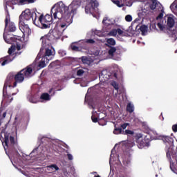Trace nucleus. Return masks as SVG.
Masks as SVG:
<instances>
[{"label":"nucleus","mask_w":177,"mask_h":177,"mask_svg":"<svg viewBox=\"0 0 177 177\" xmlns=\"http://www.w3.org/2000/svg\"><path fill=\"white\" fill-rule=\"evenodd\" d=\"M162 17H164V14H162V12H160L156 17V20H159V19H162Z\"/></svg>","instance_id":"obj_41"},{"label":"nucleus","mask_w":177,"mask_h":177,"mask_svg":"<svg viewBox=\"0 0 177 177\" xmlns=\"http://www.w3.org/2000/svg\"><path fill=\"white\" fill-rule=\"evenodd\" d=\"M109 50H108V53L109 56H114L115 53L117 55H121V51L120 50L113 46H108Z\"/></svg>","instance_id":"obj_14"},{"label":"nucleus","mask_w":177,"mask_h":177,"mask_svg":"<svg viewBox=\"0 0 177 177\" xmlns=\"http://www.w3.org/2000/svg\"><path fill=\"white\" fill-rule=\"evenodd\" d=\"M53 55V52H52L51 49L46 48L45 51V54L43 57H49V56H52Z\"/></svg>","instance_id":"obj_24"},{"label":"nucleus","mask_w":177,"mask_h":177,"mask_svg":"<svg viewBox=\"0 0 177 177\" xmlns=\"http://www.w3.org/2000/svg\"><path fill=\"white\" fill-rule=\"evenodd\" d=\"M99 6H95V3H89L85 6L86 13H93V10L98 8Z\"/></svg>","instance_id":"obj_15"},{"label":"nucleus","mask_w":177,"mask_h":177,"mask_svg":"<svg viewBox=\"0 0 177 177\" xmlns=\"http://www.w3.org/2000/svg\"><path fill=\"white\" fill-rule=\"evenodd\" d=\"M175 8H176V10H177V4L175 6Z\"/></svg>","instance_id":"obj_58"},{"label":"nucleus","mask_w":177,"mask_h":177,"mask_svg":"<svg viewBox=\"0 0 177 177\" xmlns=\"http://www.w3.org/2000/svg\"><path fill=\"white\" fill-rule=\"evenodd\" d=\"M113 77H115V78H117V73H113Z\"/></svg>","instance_id":"obj_54"},{"label":"nucleus","mask_w":177,"mask_h":177,"mask_svg":"<svg viewBox=\"0 0 177 177\" xmlns=\"http://www.w3.org/2000/svg\"><path fill=\"white\" fill-rule=\"evenodd\" d=\"M140 30L141 31L142 34H145L147 31V26L145 25H142L140 27Z\"/></svg>","instance_id":"obj_29"},{"label":"nucleus","mask_w":177,"mask_h":177,"mask_svg":"<svg viewBox=\"0 0 177 177\" xmlns=\"http://www.w3.org/2000/svg\"><path fill=\"white\" fill-rule=\"evenodd\" d=\"M52 9H53V6L50 10V15L46 14L45 16L41 14L38 18L36 19V26L39 28H49L50 27V24H52V21L53 19L60 20V22L58 24L59 26L61 28H66V27H68L71 24L67 23L66 21V18L67 15H63L62 18H55V14L52 12Z\"/></svg>","instance_id":"obj_2"},{"label":"nucleus","mask_w":177,"mask_h":177,"mask_svg":"<svg viewBox=\"0 0 177 177\" xmlns=\"http://www.w3.org/2000/svg\"><path fill=\"white\" fill-rule=\"evenodd\" d=\"M112 86H113L114 89H115V91H118L120 89V87L118 86V84L115 82H113L111 83Z\"/></svg>","instance_id":"obj_32"},{"label":"nucleus","mask_w":177,"mask_h":177,"mask_svg":"<svg viewBox=\"0 0 177 177\" xmlns=\"http://www.w3.org/2000/svg\"><path fill=\"white\" fill-rule=\"evenodd\" d=\"M48 168H50L51 169H55V171H59V167L56 165H51L50 166H48Z\"/></svg>","instance_id":"obj_33"},{"label":"nucleus","mask_w":177,"mask_h":177,"mask_svg":"<svg viewBox=\"0 0 177 177\" xmlns=\"http://www.w3.org/2000/svg\"><path fill=\"white\" fill-rule=\"evenodd\" d=\"M82 1L85 2V0H73L68 6H66L63 1H59L53 6L51 12L54 13L55 18L62 19L63 16H66L65 17L66 23L71 24L73 17L77 13Z\"/></svg>","instance_id":"obj_1"},{"label":"nucleus","mask_w":177,"mask_h":177,"mask_svg":"<svg viewBox=\"0 0 177 177\" xmlns=\"http://www.w3.org/2000/svg\"><path fill=\"white\" fill-rule=\"evenodd\" d=\"M152 28H156V24H152Z\"/></svg>","instance_id":"obj_55"},{"label":"nucleus","mask_w":177,"mask_h":177,"mask_svg":"<svg viewBox=\"0 0 177 177\" xmlns=\"http://www.w3.org/2000/svg\"><path fill=\"white\" fill-rule=\"evenodd\" d=\"M29 102H30V103H37V102H35V100L32 97H30L29 98Z\"/></svg>","instance_id":"obj_46"},{"label":"nucleus","mask_w":177,"mask_h":177,"mask_svg":"<svg viewBox=\"0 0 177 177\" xmlns=\"http://www.w3.org/2000/svg\"><path fill=\"white\" fill-rule=\"evenodd\" d=\"M6 97H7V99H9L10 102H12V100H13V97H12L10 94H7Z\"/></svg>","instance_id":"obj_42"},{"label":"nucleus","mask_w":177,"mask_h":177,"mask_svg":"<svg viewBox=\"0 0 177 177\" xmlns=\"http://www.w3.org/2000/svg\"><path fill=\"white\" fill-rule=\"evenodd\" d=\"M67 157H68V159L71 161L73 160V155H71V153H68L67 154Z\"/></svg>","instance_id":"obj_47"},{"label":"nucleus","mask_w":177,"mask_h":177,"mask_svg":"<svg viewBox=\"0 0 177 177\" xmlns=\"http://www.w3.org/2000/svg\"><path fill=\"white\" fill-rule=\"evenodd\" d=\"M99 78L102 82H106V81H109L111 78V73L108 72L107 70H103L99 75Z\"/></svg>","instance_id":"obj_12"},{"label":"nucleus","mask_w":177,"mask_h":177,"mask_svg":"<svg viewBox=\"0 0 177 177\" xmlns=\"http://www.w3.org/2000/svg\"><path fill=\"white\" fill-rule=\"evenodd\" d=\"M41 100H49L50 99V95L48 94V93H44L40 96Z\"/></svg>","instance_id":"obj_22"},{"label":"nucleus","mask_w":177,"mask_h":177,"mask_svg":"<svg viewBox=\"0 0 177 177\" xmlns=\"http://www.w3.org/2000/svg\"><path fill=\"white\" fill-rule=\"evenodd\" d=\"M5 117H6V112H4L3 113V118H5Z\"/></svg>","instance_id":"obj_51"},{"label":"nucleus","mask_w":177,"mask_h":177,"mask_svg":"<svg viewBox=\"0 0 177 177\" xmlns=\"http://www.w3.org/2000/svg\"><path fill=\"white\" fill-rule=\"evenodd\" d=\"M153 139H161L164 143H168V145H171V143H174V138L170 136H158V134H156V136L153 137Z\"/></svg>","instance_id":"obj_13"},{"label":"nucleus","mask_w":177,"mask_h":177,"mask_svg":"<svg viewBox=\"0 0 177 177\" xmlns=\"http://www.w3.org/2000/svg\"><path fill=\"white\" fill-rule=\"evenodd\" d=\"M31 74H32V68L29 66L17 72V74L14 75L15 82L12 88H16L17 84L24 82V78H29V77H31Z\"/></svg>","instance_id":"obj_4"},{"label":"nucleus","mask_w":177,"mask_h":177,"mask_svg":"<svg viewBox=\"0 0 177 177\" xmlns=\"http://www.w3.org/2000/svg\"><path fill=\"white\" fill-rule=\"evenodd\" d=\"M116 30L118 35L120 37H128V33L124 32L122 30H121V28H118Z\"/></svg>","instance_id":"obj_25"},{"label":"nucleus","mask_w":177,"mask_h":177,"mask_svg":"<svg viewBox=\"0 0 177 177\" xmlns=\"http://www.w3.org/2000/svg\"><path fill=\"white\" fill-rule=\"evenodd\" d=\"M106 42L109 46H114L115 45V40L113 38L108 39Z\"/></svg>","instance_id":"obj_26"},{"label":"nucleus","mask_w":177,"mask_h":177,"mask_svg":"<svg viewBox=\"0 0 177 177\" xmlns=\"http://www.w3.org/2000/svg\"><path fill=\"white\" fill-rule=\"evenodd\" d=\"M125 20H126V21H128V22L132 21V16L129 15H127L125 17Z\"/></svg>","instance_id":"obj_36"},{"label":"nucleus","mask_w":177,"mask_h":177,"mask_svg":"<svg viewBox=\"0 0 177 177\" xmlns=\"http://www.w3.org/2000/svg\"><path fill=\"white\" fill-rule=\"evenodd\" d=\"M138 138H142V136L140 134V136Z\"/></svg>","instance_id":"obj_60"},{"label":"nucleus","mask_w":177,"mask_h":177,"mask_svg":"<svg viewBox=\"0 0 177 177\" xmlns=\"http://www.w3.org/2000/svg\"><path fill=\"white\" fill-rule=\"evenodd\" d=\"M20 39H21V37H17V38H16V41H20Z\"/></svg>","instance_id":"obj_50"},{"label":"nucleus","mask_w":177,"mask_h":177,"mask_svg":"<svg viewBox=\"0 0 177 177\" xmlns=\"http://www.w3.org/2000/svg\"><path fill=\"white\" fill-rule=\"evenodd\" d=\"M9 133L3 132V130L0 133V140L6 151L8 150V149L15 150L16 146H17V142L15 140V137L10 136L9 138Z\"/></svg>","instance_id":"obj_3"},{"label":"nucleus","mask_w":177,"mask_h":177,"mask_svg":"<svg viewBox=\"0 0 177 177\" xmlns=\"http://www.w3.org/2000/svg\"><path fill=\"white\" fill-rule=\"evenodd\" d=\"M135 110V108L133 106V104L129 103L127 106V111H128L129 113H133Z\"/></svg>","instance_id":"obj_23"},{"label":"nucleus","mask_w":177,"mask_h":177,"mask_svg":"<svg viewBox=\"0 0 177 177\" xmlns=\"http://www.w3.org/2000/svg\"><path fill=\"white\" fill-rule=\"evenodd\" d=\"M37 0H25V5L27 3H34Z\"/></svg>","instance_id":"obj_40"},{"label":"nucleus","mask_w":177,"mask_h":177,"mask_svg":"<svg viewBox=\"0 0 177 177\" xmlns=\"http://www.w3.org/2000/svg\"><path fill=\"white\" fill-rule=\"evenodd\" d=\"M84 73H85V71L82 69H79L77 71V77H82V75H84Z\"/></svg>","instance_id":"obj_34"},{"label":"nucleus","mask_w":177,"mask_h":177,"mask_svg":"<svg viewBox=\"0 0 177 177\" xmlns=\"http://www.w3.org/2000/svg\"><path fill=\"white\" fill-rule=\"evenodd\" d=\"M13 52H15V47L12 46L8 49L9 55L4 57L3 58H1L0 59V63H1V66H6V64H9L10 62H13V60H15V57H16V55L13 54Z\"/></svg>","instance_id":"obj_7"},{"label":"nucleus","mask_w":177,"mask_h":177,"mask_svg":"<svg viewBox=\"0 0 177 177\" xmlns=\"http://www.w3.org/2000/svg\"><path fill=\"white\" fill-rule=\"evenodd\" d=\"M80 59L82 60L83 64H87V66H92V63H93V61L88 57L83 56L80 58Z\"/></svg>","instance_id":"obj_18"},{"label":"nucleus","mask_w":177,"mask_h":177,"mask_svg":"<svg viewBox=\"0 0 177 177\" xmlns=\"http://www.w3.org/2000/svg\"><path fill=\"white\" fill-rule=\"evenodd\" d=\"M4 5H5V10L8 9V6H10V8H12V9H15V7L13 5H26L25 0H4Z\"/></svg>","instance_id":"obj_10"},{"label":"nucleus","mask_w":177,"mask_h":177,"mask_svg":"<svg viewBox=\"0 0 177 177\" xmlns=\"http://www.w3.org/2000/svg\"><path fill=\"white\" fill-rule=\"evenodd\" d=\"M65 147H66V149H68V145H66L65 146Z\"/></svg>","instance_id":"obj_56"},{"label":"nucleus","mask_w":177,"mask_h":177,"mask_svg":"<svg viewBox=\"0 0 177 177\" xmlns=\"http://www.w3.org/2000/svg\"><path fill=\"white\" fill-rule=\"evenodd\" d=\"M0 127H1V122H0Z\"/></svg>","instance_id":"obj_62"},{"label":"nucleus","mask_w":177,"mask_h":177,"mask_svg":"<svg viewBox=\"0 0 177 177\" xmlns=\"http://www.w3.org/2000/svg\"><path fill=\"white\" fill-rule=\"evenodd\" d=\"M84 2L93 4L94 3L95 6H99V1H97V0H84Z\"/></svg>","instance_id":"obj_27"},{"label":"nucleus","mask_w":177,"mask_h":177,"mask_svg":"<svg viewBox=\"0 0 177 177\" xmlns=\"http://www.w3.org/2000/svg\"><path fill=\"white\" fill-rule=\"evenodd\" d=\"M50 32L53 35L54 39H59L62 37V32L57 30H50Z\"/></svg>","instance_id":"obj_17"},{"label":"nucleus","mask_w":177,"mask_h":177,"mask_svg":"<svg viewBox=\"0 0 177 177\" xmlns=\"http://www.w3.org/2000/svg\"><path fill=\"white\" fill-rule=\"evenodd\" d=\"M91 120L93 121V122H97V118L95 117V116H91Z\"/></svg>","instance_id":"obj_44"},{"label":"nucleus","mask_w":177,"mask_h":177,"mask_svg":"<svg viewBox=\"0 0 177 177\" xmlns=\"http://www.w3.org/2000/svg\"><path fill=\"white\" fill-rule=\"evenodd\" d=\"M15 82V75L12 74H9L4 83V86L3 88V96H5V92H6V89L8 88H13V85L12 84H14Z\"/></svg>","instance_id":"obj_9"},{"label":"nucleus","mask_w":177,"mask_h":177,"mask_svg":"<svg viewBox=\"0 0 177 177\" xmlns=\"http://www.w3.org/2000/svg\"><path fill=\"white\" fill-rule=\"evenodd\" d=\"M114 130H113V133L114 135H122V133L124 131H122V129L120 127H117V125L114 126Z\"/></svg>","instance_id":"obj_20"},{"label":"nucleus","mask_w":177,"mask_h":177,"mask_svg":"<svg viewBox=\"0 0 177 177\" xmlns=\"http://www.w3.org/2000/svg\"><path fill=\"white\" fill-rule=\"evenodd\" d=\"M94 177H100V176L97 175V176H95Z\"/></svg>","instance_id":"obj_59"},{"label":"nucleus","mask_w":177,"mask_h":177,"mask_svg":"<svg viewBox=\"0 0 177 177\" xmlns=\"http://www.w3.org/2000/svg\"><path fill=\"white\" fill-rule=\"evenodd\" d=\"M56 93V92L53 91V93H51V96H55V94Z\"/></svg>","instance_id":"obj_53"},{"label":"nucleus","mask_w":177,"mask_h":177,"mask_svg":"<svg viewBox=\"0 0 177 177\" xmlns=\"http://www.w3.org/2000/svg\"><path fill=\"white\" fill-rule=\"evenodd\" d=\"M15 95H16V93H13L12 94V96H15Z\"/></svg>","instance_id":"obj_57"},{"label":"nucleus","mask_w":177,"mask_h":177,"mask_svg":"<svg viewBox=\"0 0 177 177\" xmlns=\"http://www.w3.org/2000/svg\"><path fill=\"white\" fill-rule=\"evenodd\" d=\"M48 92L49 93H52V92H53V88H50Z\"/></svg>","instance_id":"obj_52"},{"label":"nucleus","mask_w":177,"mask_h":177,"mask_svg":"<svg viewBox=\"0 0 177 177\" xmlns=\"http://www.w3.org/2000/svg\"><path fill=\"white\" fill-rule=\"evenodd\" d=\"M175 53H177V50L175 51Z\"/></svg>","instance_id":"obj_61"},{"label":"nucleus","mask_w":177,"mask_h":177,"mask_svg":"<svg viewBox=\"0 0 177 177\" xmlns=\"http://www.w3.org/2000/svg\"><path fill=\"white\" fill-rule=\"evenodd\" d=\"M158 28L160 30V31H165V26L162 24H161V23L158 22L157 24Z\"/></svg>","instance_id":"obj_31"},{"label":"nucleus","mask_w":177,"mask_h":177,"mask_svg":"<svg viewBox=\"0 0 177 177\" xmlns=\"http://www.w3.org/2000/svg\"><path fill=\"white\" fill-rule=\"evenodd\" d=\"M46 63H49V58L42 57L41 60L39 62L38 67L39 68H44V67H46Z\"/></svg>","instance_id":"obj_16"},{"label":"nucleus","mask_w":177,"mask_h":177,"mask_svg":"<svg viewBox=\"0 0 177 177\" xmlns=\"http://www.w3.org/2000/svg\"><path fill=\"white\" fill-rule=\"evenodd\" d=\"M133 2H135V0L128 1L127 6H132V3H133Z\"/></svg>","instance_id":"obj_45"},{"label":"nucleus","mask_w":177,"mask_h":177,"mask_svg":"<svg viewBox=\"0 0 177 177\" xmlns=\"http://www.w3.org/2000/svg\"><path fill=\"white\" fill-rule=\"evenodd\" d=\"M40 41H41L42 46L45 48L46 46H49V45H52L53 41H55V39H54L53 35H52V32L50 30L46 35L41 37Z\"/></svg>","instance_id":"obj_8"},{"label":"nucleus","mask_w":177,"mask_h":177,"mask_svg":"<svg viewBox=\"0 0 177 177\" xmlns=\"http://www.w3.org/2000/svg\"><path fill=\"white\" fill-rule=\"evenodd\" d=\"M175 26V19L171 17H167V30H169V28H172Z\"/></svg>","instance_id":"obj_19"},{"label":"nucleus","mask_w":177,"mask_h":177,"mask_svg":"<svg viewBox=\"0 0 177 177\" xmlns=\"http://www.w3.org/2000/svg\"><path fill=\"white\" fill-rule=\"evenodd\" d=\"M113 3H114L115 5H117L118 8H122V6H124L123 3H121V2H120L119 0H111Z\"/></svg>","instance_id":"obj_28"},{"label":"nucleus","mask_w":177,"mask_h":177,"mask_svg":"<svg viewBox=\"0 0 177 177\" xmlns=\"http://www.w3.org/2000/svg\"><path fill=\"white\" fill-rule=\"evenodd\" d=\"M86 44H95V40L93 39H88L85 41Z\"/></svg>","instance_id":"obj_37"},{"label":"nucleus","mask_w":177,"mask_h":177,"mask_svg":"<svg viewBox=\"0 0 177 177\" xmlns=\"http://www.w3.org/2000/svg\"><path fill=\"white\" fill-rule=\"evenodd\" d=\"M19 28L23 35L26 37L31 35V28H30L28 24H26V22L19 21Z\"/></svg>","instance_id":"obj_11"},{"label":"nucleus","mask_w":177,"mask_h":177,"mask_svg":"<svg viewBox=\"0 0 177 177\" xmlns=\"http://www.w3.org/2000/svg\"><path fill=\"white\" fill-rule=\"evenodd\" d=\"M110 35H112V37H115L118 34L117 29H113L110 32Z\"/></svg>","instance_id":"obj_35"},{"label":"nucleus","mask_w":177,"mask_h":177,"mask_svg":"<svg viewBox=\"0 0 177 177\" xmlns=\"http://www.w3.org/2000/svg\"><path fill=\"white\" fill-rule=\"evenodd\" d=\"M135 132H133V131L131 130H125L123 131L122 132V135H134Z\"/></svg>","instance_id":"obj_30"},{"label":"nucleus","mask_w":177,"mask_h":177,"mask_svg":"<svg viewBox=\"0 0 177 177\" xmlns=\"http://www.w3.org/2000/svg\"><path fill=\"white\" fill-rule=\"evenodd\" d=\"M129 125V123H124L121 124L120 128L122 129H127V127H128Z\"/></svg>","instance_id":"obj_38"},{"label":"nucleus","mask_w":177,"mask_h":177,"mask_svg":"<svg viewBox=\"0 0 177 177\" xmlns=\"http://www.w3.org/2000/svg\"><path fill=\"white\" fill-rule=\"evenodd\" d=\"M6 12L5 27L9 32H15L17 30L16 25L15 23L10 21V15L9 14V10H8V8H6Z\"/></svg>","instance_id":"obj_6"},{"label":"nucleus","mask_w":177,"mask_h":177,"mask_svg":"<svg viewBox=\"0 0 177 177\" xmlns=\"http://www.w3.org/2000/svg\"><path fill=\"white\" fill-rule=\"evenodd\" d=\"M135 143L133 142L130 143L129 147H133Z\"/></svg>","instance_id":"obj_49"},{"label":"nucleus","mask_w":177,"mask_h":177,"mask_svg":"<svg viewBox=\"0 0 177 177\" xmlns=\"http://www.w3.org/2000/svg\"><path fill=\"white\" fill-rule=\"evenodd\" d=\"M72 50H75L76 52L79 50L80 48L75 45L71 46Z\"/></svg>","instance_id":"obj_39"},{"label":"nucleus","mask_w":177,"mask_h":177,"mask_svg":"<svg viewBox=\"0 0 177 177\" xmlns=\"http://www.w3.org/2000/svg\"><path fill=\"white\" fill-rule=\"evenodd\" d=\"M172 131L173 132H177V124H174L172 126Z\"/></svg>","instance_id":"obj_43"},{"label":"nucleus","mask_w":177,"mask_h":177,"mask_svg":"<svg viewBox=\"0 0 177 177\" xmlns=\"http://www.w3.org/2000/svg\"><path fill=\"white\" fill-rule=\"evenodd\" d=\"M37 17H38L37 16V12H35V11L30 9H26L20 15L19 17V22L23 21V23H26V21H28L32 19L33 24L36 26Z\"/></svg>","instance_id":"obj_5"},{"label":"nucleus","mask_w":177,"mask_h":177,"mask_svg":"<svg viewBox=\"0 0 177 177\" xmlns=\"http://www.w3.org/2000/svg\"><path fill=\"white\" fill-rule=\"evenodd\" d=\"M151 3L149 4V8L151 10H154L157 8V5H158V3L157 2V0H151Z\"/></svg>","instance_id":"obj_21"},{"label":"nucleus","mask_w":177,"mask_h":177,"mask_svg":"<svg viewBox=\"0 0 177 177\" xmlns=\"http://www.w3.org/2000/svg\"><path fill=\"white\" fill-rule=\"evenodd\" d=\"M167 158H168L169 160H171V154H169V152H167Z\"/></svg>","instance_id":"obj_48"}]
</instances>
